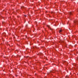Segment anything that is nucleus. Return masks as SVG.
Masks as SVG:
<instances>
[{"label": "nucleus", "mask_w": 78, "mask_h": 78, "mask_svg": "<svg viewBox=\"0 0 78 78\" xmlns=\"http://www.w3.org/2000/svg\"><path fill=\"white\" fill-rule=\"evenodd\" d=\"M47 27H48V28H49V27H50V26H49V25H48V26H47Z\"/></svg>", "instance_id": "obj_3"}, {"label": "nucleus", "mask_w": 78, "mask_h": 78, "mask_svg": "<svg viewBox=\"0 0 78 78\" xmlns=\"http://www.w3.org/2000/svg\"><path fill=\"white\" fill-rule=\"evenodd\" d=\"M24 8V7L23 6L21 7L22 8Z\"/></svg>", "instance_id": "obj_4"}, {"label": "nucleus", "mask_w": 78, "mask_h": 78, "mask_svg": "<svg viewBox=\"0 0 78 78\" xmlns=\"http://www.w3.org/2000/svg\"><path fill=\"white\" fill-rule=\"evenodd\" d=\"M61 32H62V30H59V33H61Z\"/></svg>", "instance_id": "obj_2"}, {"label": "nucleus", "mask_w": 78, "mask_h": 78, "mask_svg": "<svg viewBox=\"0 0 78 78\" xmlns=\"http://www.w3.org/2000/svg\"><path fill=\"white\" fill-rule=\"evenodd\" d=\"M24 16H25V17H26V15H24Z\"/></svg>", "instance_id": "obj_5"}, {"label": "nucleus", "mask_w": 78, "mask_h": 78, "mask_svg": "<svg viewBox=\"0 0 78 78\" xmlns=\"http://www.w3.org/2000/svg\"><path fill=\"white\" fill-rule=\"evenodd\" d=\"M69 14H70V15L72 14V12H69Z\"/></svg>", "instance_id": "obj_1"}]
</instances>
